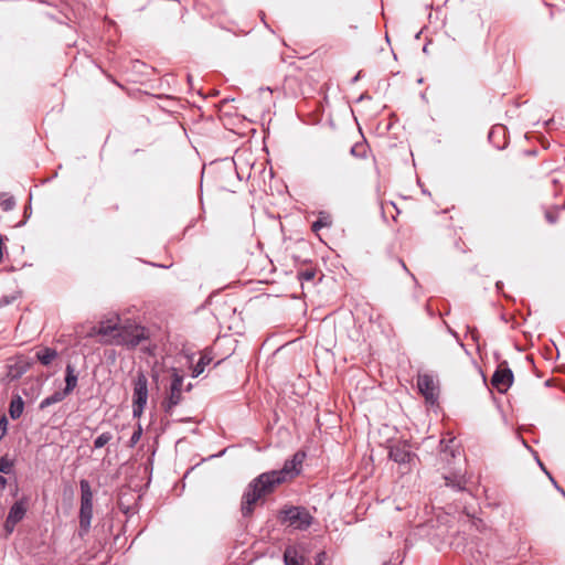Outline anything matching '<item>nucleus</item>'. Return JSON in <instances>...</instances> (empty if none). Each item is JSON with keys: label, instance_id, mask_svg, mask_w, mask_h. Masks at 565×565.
<instances>
[{"label": "nucleus", "instance_id": "393cba45", "mask_svg": "<svg viewBox=\"0 0 565 565\" xmlns=\"http://www.w3.org/2000/svg\"><path fill=\"white\" fill-rule=\"evenodd\" d=\"M140 436H141V428L139 427L138 430H136L130 438L131 445L137 444L140 439Z\"/></svg>", "mask_w": 565, "mask_h": 565}, {"label": "nucleus", "instance_id": "f8f14e48", "mask_svg": "<svg viewBox=\"0 0 565 565\" xmlns=\"http://www.w3.org/2000/svg\"><path fill=\"white\" fill-rule=\"evenodd\" d=\"M57 356V351L47 347L41 348L35 353L36 360L44 366L50 365Z\"/></svg>", "mask_w": 565, "mask_h": 565}, {"label": "nucleus", "instance_id": "4468645a", "mask_svg": "<svg viewBox=\"0 0 565 565\" xmlns=\"http://www.w3.org/2000/svg\"><path fill=\"white\" fill-rule=\"evenodd\" d=\"M26 507L23 500L17 501L10 509L8 519L10 522L19 523L25 515Z\"/></svg>", "mask_w": 565, "mask_h": 565}, {"label": "nucleus", "instance_id": "aec40b11", "mask_svg": "<svg viewBox=\"0 0 565 565\" xmlns=\"http://www.w3.org/2000/svg\"><path fill=\"white\" fill-rule=\"evenodd\" d=\"M113 436L110 433L100 434L94 441L95 448H102L111 440Z\"/></svg>", "mask_w": 565, "mask_h": 565}, {"label": "nucleus", "instance_id": "39448f33", "mask_svg": "<svg viewBox=\"0 0 565 565\" xmlns=\"http://www.w3.org/2000/svg\"><path fill=\"white\" fill-rule=\"evenodd\" d=\"M183 375L179 373V371L174 367L171 369V384L168 397L164 402V406L167 411H170L174 406H177L182 398V385H183Z\"/></svg>", "mask_w": 565, "mask_h": 565}, {"label": "nucleus", "instance_id": "5701e85b", "mask_svg": "<svg viewBox=\"0 0 565 565\" xmlns=\"http://www.w3.org/2000/svg\"><path fill=\"white\" fill-rule=\"evenodd\" d=\"M11 470H12V462L9 459L2 457L0 459V472L8 475L11 472Z\"/></svg>", "mask_w": 565, "mask_h": 565}, {"label": "nucleus", "instance_id": "a211bd4d", "mask_svg": "<svg viewBox=\"0 0 565 565\" xmlns=\"http://www.w3.org/2000/svg\"><path fill=\"white\" fill-rule=\"evenodd\" d=\"M81 486V503H93V491L87 480L83 479Z\"/></svg>", "mask_w": 565, "mask_h": 565}, {"label": "nucleus", "instance_id": "423d86ee", "mask_svg": "<svg viewBox=\"0 0 565 565\" xmlns=\"http://www.w3.org/2000/svg\"><path fill=\"white\" fill-rule=\"evenodd\" d=\"M512 382L513 373L508 367H499L492 376V385L502 393L508 391Z\"/></svg>", "mask_w": 565, "mask_h": 565}, {"label": "nucleus", "instance_id": "1a4fd4ad", "mask_svg": "<svg viewBox=\"0 0 565 565\" xmlns=\"http://www.w3.org/2000/svg\"><path fill=\"white\" fill-rule=\"evenodd\" d=\"M390 457L395 462L406 463L413 458L409 447L406 444H396L390 449Z\"/></svg>", "mask_w": 565, "mask_h": 565}, {"label": "nucleus", "instance_id": "a878e982", "mask_svg": "<svg viewBox=\"0 0 565 565\" xmlns=\"http://www.w3.org/2000/svg\"><path fill=\"white\" fill-rule=\"evenodd\" d=\"M98 329V327H94L90 329V331L88 332L87 337H94V335H97L98 333L96 332Z\"/></svg>", "mask_w": 565, "mask_h": 565}, {"label": "nucleus", "instance_id": "bb28decb", "mask_svg": "<svg viewBox=\"0 0 565 565\" xmlns=\"http://www.w3.org/2000/svg\"><path fill=\"white\" fill-rule=\"evenodd\" d=\"M7 484V480L4 477L0 476V489H4Z\"/></svg>", "mask_w": 565, "mask_h": 565}, {"label": "nucleus", "instance_id": "0eeeda50", "mask_svg": "<svg viewBox=\"0 0 565 565\" xmlns=\"http://www.w3.org/2000/svg\"><path fill=\"white\" fill-rule=\"evenodd\" d=\"M121 324L119 323V317L117 315L102 320L99 322L97 333L103 337V340L111 338L120 330Z\"/></svg>", "mask_w": 565, "mask_h": 565}, {"label": "nucleus", "instance_id": "c756f323", "mask_svg": "<svg viewBox=\"0 0 565 565\" xmlns=\"http://www.w3.org/2000/svg\"><path fill=\"white\" fill-rule=\"evenodd\" d=\"M562 491V494L565 497V491L561 490Z\"/></svg>", "mask_w": 565, "mask_h": 565}, {"label": "nucleus", "instance_id": "412c9836", "mask_svg": "<svg viewBox=\"0 0 565 565\" xmlns=\"http://www.w3.org/2000/svg\"><path fill=\"white\" fill-rule=\"evenodd\" d=\"M210 360L205 358H201L200 361L196 363V365L193 369L192 376L196 377L201 373L204 372L205 365L209 364Z\"/></svg>", "mask_w": 565, "mask_h": 565}, {"label": "nucleus", "instance_id": "c85d7f7f", "mask_svg": "<svg viewBox=\"0 0 565 565\" xmlns=\"http://www.w3.org/2000/svg\"><path fill=\"white\" fill-rule=\"evenodd\" d=\"M550 222H553V215L548 216Z\"/></svg>", "mask_w": 565, "mask_h": 565}, {"label": "nucleus", "instance_id": "f257e3e1", "mask_svg": "<svg viewBox=\"0 0 565 565\" xmlns=\"http://www.w3.org/2000/svg\"><path fill=\"white\" fill-rule=\"evenodd\" d=\"M303 459L305 454L296 452L290 460L285 462L282 469L264 472L255 478L242 499L243 515L249 516L254 511V505L263 495L273 492L278 484L297 476L300 472Z\"/></svg>", "mask_w": 565, "mask_h": 565}, {"label": "nucleus", "instance_id": "dca6fc26", "mask_svg": "<svg viewBox=\"0 0 565 565\" xmlns=\"http://www.w3.org/2000/svg\"><path fill=\"white\" fill-rule=\"evenodd\" d=\"M68 394L65 392V391H58V392H55L54 394L45 397L41 403H40V408L41 409H44L53 404H56V403H60L62 402Z\"/></svg>", "mask_w": 565, "mask_h": 565}, {"label": "nucleus", "instance_id": "9b49d317", "mask_svg": "<svg viewBox=\"0 0 565 565\" xmlns=\"http://www.w3.org/2000/svg\"><path fill=\"white\" fill-rule=\"evenodd\" d=\"M93 518V503H81L79 508V526L81 530L87 532L90 527Z\"/></svg>", "mask_w": 565, "mask_h": 565}, {"label": "nucleus", "instance_id": "6e6552de", "mask_svg": "<svg viewBox=\"0 0 565 565\" xmlns=\"http://www.w3.org/2000/svg\"><path fill=\"white\" fill-rule=\"evenodd\" d=\"M417 386L419 392L425 396L428 402L434 403L436 399V384L433 376L428 374L419 375L417 379Z\"/></svg>", "mask_w": 565, "mask_h": 565}, {"label": "nucleus", "instance_id": "4be33fe9", "mask_svg": "<svg viewBox=\"0 0 565 565\" xmlns=\"http://www.w3.org/2000/svg\"><path fill=\"white\" fill-rule=\"evenodd\" d=\"M329 225H330L329 218L327 216H323V217H320L318 221H316L312 224V231L317 233L320 228H322L324 226H329Z\"/></svg>", "mask_w": 565, "mask_h": 565}, {"label": "nucleus", "instance_id": "ddd939ff", "mask_svg": "<svg viewBox=\"0 0 565 565\" xmlns=\"http://www.w3.org/2000/svg\"><path fill=\"white\" fill-rule=\"evenodd\" d=\"M284 562L286 565H303V556L295 546H289L284 553Z\"/></svg>", "mask_w": 565, "mask_h": 565}, {"label": "nucleus", "instance_id": "20e7f679", "mask_svg": "<svg viewBox=\"0 0 565 565\" xmlns=\"http://www.w3.org/2000/svg\"><path fill=\"white\" fill-rule=\"evenodd\" d=\"M312 520L311 514L300 507H291L281 512V521L296 530L308 529Z\"/></svg>", "mask_w": 565, "mask_h": 565}, {"label": "nucleus", "instance_id": "cd10ccee", "mask_svg": "<svg viewBox=\"0 0 565 565\" xmlns=\"http://www.w3.org/2000/svg\"><path fill=\"white\" fill-rule=\"evenodd\" d=\"M550 222H553V215L548 216Z\"/></svg>", "mask_w": 565, "mask_h": 565}, {"label": "nucleus", "instance_id": "9d476101", "mask_svg": "<svg viewBox=\"0 0 565 565\" xmlns=\"http://www.w3.org/2000/svg\"><path fill=\"white\" fill-rule=\"evenodd\" d=\"M30 367V363L19 358L14 363L8 365L7 379L10 381L21 377Z\"/></svg>", "mask_w": 565, "mask_h": 565}, {"label": "nucleus", "instance_id": "f03ea898", "mask_svg": "<svg viewBox=\"0 0 565 565\" xmlns=\"http://www.w3.org/2000/svg\"><path fill=\"white\" fill-rule=\"evenodd\" d=\"M146 339L145 329L138 324L127 323L120 327V330L106 340H102L103 344L125 345L128 348L137 347Z\"/></svg>", "mask_w": 565, "mask_h": 565}, {"label": "nucleus", "instance_id": "6ab92c4d", "mask_svg": "<svg viewBox=\"0 0 565 565\" xmlns=\"http://www.w3.org/2000/svg\"><path fill=\"white\" fill-rule=\"evenodd\" d=\"M0 206L6 212L13 210L15 206L14 198L7 193H2L0 195Z\"/></svg>", "mask_w": 565, "mask_h": 565}, {"label": "nucleus", "instance_id": "b1692460", "mask_svg": "<svg viewBox=\"0 0 565 565\" xmlns=\"http://www.w3.org/2000/svg\"><path fill=\"white\" fill-rule=\"evenodd\" d=\"M15 524L17 522H10V520L7 518L4 523V530L7 534H11L13 532Z\"/></svg>", "mask_w": 565, "mask_h": 565}, {"label": "nucleus", "instance_id": "7ed1b4c3", "mask_svg": "<svg viewBox=\"0 0 565 565\" xmlns=\"http://www.w3.org/2000/svg\"><path fill=\"white\" fill-rule=\"evenodd\" d=\"M148 402V380L143 373H138L134 382L132 414L140 417Z\"/></svg>", "mask_w": 565, "mask_h": 565}, {"label": "nucleus", "instance_id": "f3484780", "mask_svg": "<svg viewBox=\"0 0 565 565\" xmlns=\"http://www.w3.org/2000/svg\"><path fill=\"white\" fill-rule=\"evenodd\" d=\"M23 408H24V403H23L22 398L20 396H15L11 401L10 407H9V413H10L11 418L18 419L22 415Z\"/></svg>", "mask_w": 565, "mask_h": 565}, {"label": "nucleus", "instance_id": "2eb2a0df", "mask_svg": "<svg viewBox=\"0 0 565 565\" xmlns=\"http://www.w3.org/2000/svg\"><path fill=\"white\" fill-rule=\"evenodd\" d=\"M65 388L64 391L70 394L77 385V375L73 365L67 364L65 369Z\"/></svg>", "mask_w": 565, "mask_h": 565}]
</instances>
